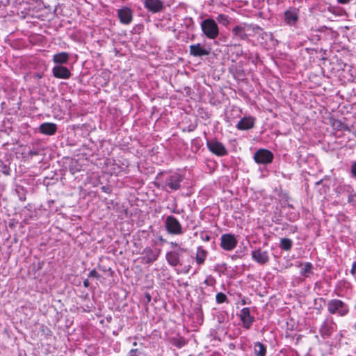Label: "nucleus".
I'll list each match as a JSON object with an SVG mask.
<instances>
[{
	"label": "nucleus",
	"mask_w": 356,
	"mask_h": 356,
	"mask_svg": "<svg viewBox=\"0 0 356 356\" xmlns=\"http://www.w3.org/2000/svg\"><path fill=\"white\" fill-rule=\"evenodd\" d=\"M245 26H250L252 27H257L259 29V30H255V31H250L249 33L250 34H249V37L250 36H254L256 35H261L263 32V29L259 26L258 25H255V24H245Z\"/></svg>",
	"instance_id": "obj_30"
},
{
	"label": "nucleus",
	"mask_w": 356,
	"mask_h": 356,
	"mask_svg": "<svg viewBox=\"0 0 356 356\" xmlns=\"http://www.w3.org/2000/svg\"><path fill=\"white\" fill-rule=\"evenodd\" d=\"M160 253V249L154 250L151 248L147 247L143 250V254H144L143 260L145 264H152L157 260Z\"/></svg>",
	"instance_id": "obj_16"
},
{
	"label": "nucleus",
	"mask_w": 356,
	"mask_h": 356,
	"mask_svg": "<svg viewBox=\"0 0 356 356\" xmlns=\"http://www.w3.org/2000/svg\"><path fill=\"white\" fill-rule=\"evenodd\" d=\"M186 25H187L188 27L189 26H193V24H194V22H193V19L191 17H190L188 19H186Z\"/></svg>",
	"instance_id": "obj_38"
},
{
	"label": "nucleus",
	"mask_w": 356,
	"mask_h": 356,
	"mask_svg": "<svg viewBox=\"0 0 356 356\" xmlns=\"http://www.w3.org/2000/svg\"><path fill=\"white\" fill-rule=\"evenodd\" d=\"M348 202L356 207V193L348 196Z\"/></svg>",
	"instance_id": "obj_33"
},
{
	"label": "nucleus",
	"mask_w": 356,
	"mask_h": 356,
	"mask_svg": "<svg viewBox=\"0 0 356 356\" xmlns=\"http://www.w3.org/2000/svg\"><path fill=\"white\" fill-rule=\"evenodd\" d=\"M155 185L157 186V188H159V187H160V184H156V183H155Z\"/></svg>",
	"instance_id": "obj_52"
},
{
	"label": "nucleus",
	"mask_w": 356,
	"mask_h": 356,
	"mask_svg": "<svg viewBox=\"0 0 356 356\" xmlns=\"http://www.w3.org/2000/svg\"><path fill=\"white\" fill-rule=\"evenodd\" d=\"M172 345L178 348H181L186 344V341L183 337L172 338L171 340Z\"/></svg>",
	"instance_id": "obj_27"
},
{
	"label": "nucleus",
	"mask_w": 356,
	"mask_h": 356,
	"mask_svg": "<svg viewBox=\"0 0 356 356\" xmlns=\"http://www.w3.org/2000/svg\"><path fill=\"white\" fill-rule=\"evenodd\" d=\"M207 147L212 154L218 156H224L228 154L225 145L216 138L207 140Z\"/></svg>",
	"instance_id": "obj_8"
},
{
	"label": "nucleus",
	"mask_w": 356,
	"mask_h": 356,
	"mask_svg": "<svg viewBox=\"0 0 356 356\" xmlns=\"http://www.w3.org/2000/svg\"><path fill=\"white\" fill-rule=\"evenodd\" d=\"M332 126L334 127V129L337 130H349L347 124L343 123L341 120H333Z\"/></svg>",
	"instance_id": "obj_26"
},
{
	"label": "nucleus",
	"mask_w": 356,
	"mask_h": 356,
	"mask_svg": "<svg viewBox=\"0 0 356 356\" xmlns=\"http://www.w3.org/2000/svg\"><path fill=\"white\" fill-rule=\"evenodd\" d=\"M321 181H322L321 180V181H317V182H316V184H319Z\"/></svg>",
	"instance_id": "obj_56"
},
{
	"label": "nucleus",
	"mask_w": 356,
	"mask_h": 356,
	"mask_svg": "<svg viewBox=\"0 0 356 356\" xmlns=\"http://www.w3.org/2000/svg\"><path fill=\"white\" fill-rule=\"evenodd\" d=\"M204 283L207 286H213L216 284V280L212 275H209L204 280Z\"/></svg>",
	"instance_id": "obj_32"
},
{
	"label": "nucleus",
	"mask_w": 356,
	"mask_h": 356,
	"mask_svg": "<svg viewBox=\"0 0 356 356\" xmlns=\"http://www.w3.org/2000/svg\"><path fill=\"white\" fill-rule=\"evenodd\" d=\"M57 129V125L53 122H44L39 127L40 132L47 136L54 135L56 133Z\"/></svg>",
	"instance_id": "obj_19"
},
{
	"label": "nucleus",
	"mask_w": 356,
	"mask_h": 356,
	"mask_svg": "<svg viewBox=\"0 0 356 356\" xmlns=\"http://www.w3.org/2000/svg\"><path fill=\"white\" fill-rule=\"evenodd\" d=\"M241 303H242V305H245V304H246V302H245V300H241Z\"/></svg>",
	"instance_id": "obj_50"
},
{
	"label": "nucleus",
	"mask_w": 356,
	"mask_h": 356,
	"mask_svg": "<svg viewBox=\"0 0 356 356\" xmlns=\"http://www.w3.org/2000/svg\"><path fill=\"white\" fill-rule=\"evenodd\" d=\"M350 273L353 275H355L356 273V261L353 262L352 268L350 270Z\"/></svg>",
	"instance_id": "obj_39"
},
{
	"label": "nucleus",
	"mask_w": 356,
	"mask_h": 356,
	"mask_svg": "<svg viewBox=\"0 0 356 356\" xmlns=\"http://www.w3.org/2000/svg\"><path fill=\"white\" fill-rule=\"evenodd\" d=\"M252 259L260 265H265L270 261L269 252L267 250H262L258 248L252 251Z\"/></svg>",
	"instance_id": "obj_12"
},
{
	"label": "nucleus",
	"mask_w": 356,
	"mask_h": 356,
	"mask_svg": "<svg viewBox=\"0 0 356 356\" xmlns=\"http://www.w3.org/2000/svg\"><path fill=\"white\" fill-rule=\"evenodd\" d=\"M254 121L253 117H244L238 121L236 127L239 130H248L254 127Z\"/></svg>",
	"instance_id": "obj_20"
},
{
	"label": "nucleus",
	"mask_w": 356,
	"mask_h": 356,
	"mask_svg": "<svg viewBox=\"0 0 356 356\" xmlns=\"http://www.w3.org/2000/svg\"><path fill=\"white\" fill-rule=\"evenodd\" d=\"M190 55L194 57H202L209 56L211 52L210 48H207L200 43L193 44L189 47Z\"/></svg>",
	"instance_id": "obj_13"
},
{
	"label": "nucleus",
	"mask_w": 356,
	"mask_h": 356,
	"mask_svg": "<svg viewBox=\"0 0 356 356\" xmlns=\"http://www.w3.org/2000/svg\"><path fill=\"white\" fill-rule=\"evenodd\" d=\"M355 137H356V130H355Z\"/></svg>",
	"instance_id": "obj_59"
},
{
	"label": "nucleus",
	"mask_w": 356,
	"mask_h": 356,
	"mask_svg": "<svg viewBox=\"0 0 356 356\" xmlns=\"http://www.w3.org/2000/svg\"><path fill=\"white\" fill-rule=\"evenodd\" d=\"M170 245L171 248H177H177H178L179 247L178 243H177L176 242H170Z\"/></svg>",
	"instance_id": "obj_43"
},
{
	"label": "nucleus",
	"mask_w": 356,
	"mask_h": 356,
	"mask_svg": "<svg viewBox=\"0 0 356 356\" xmlns=\"http://www.w3.org/2000/svg\"><path fill=\"white\" fill-rule=\"evenodd\" d=\"M184 181V177L177 172L166 175L165 179L161 183V188L168 193L175 191L181 188V183Z\"/></svg>",
	"instance_id": "obj_1"
},
{
	"label": "nucleus",
	"mask_w": 356,
	"mask_h": 356,
	"mask_svg": "<svg viewBox=\"0 0 356 356\" xmlns=\"http://www.w3.org/2000/svg\"><path fill=\"white\" fill-rule=\"evenodd\" d=\"M165 228L172 235H181L184 231L179 221L173 216H168L165 220Z\"/></svg>",
	"instance_id": "obj_5"
},
{
	"label": "nucleus",
	"mask_w": 356,
	"mask_h": 356,
	"mask_svg": "<svg viewBox=\"0 0 356 356\" xmlns=\"http://www.w3.org/2000/svg\"><path fill=\"white\" fill-rule=\"evenodd\" d=\"M98 268H99L100 270H102L103 272H106V271L107 270L104 267H103V266H100V265H99V266H98Z\"/></svg>",
	"instance_id": "obj_46"
},
{
	"label": "nucleus",
	"mask_w": 356,
	"mask_h": 356,
	"mask_svg": "<svg viewBox=\"0 0 356 356\" xmlns=\"http://www.w3.org/2000/svg\"><path fill=\"white\" fill-rule=\"evenodd\" d=\"M33 78L35 79H40L43 77V74H41V73H35L33 75Z\"/></svg>",
	"instance_id": "obj_40"
},
{
	"label": "nucleus",
	"mask_w": 356,
	"mask_h": 356,
	"mask_svg": "<svg viewBox=\"0 0 356 356\" xmlns=\"http://www.w3.org/2000/svg\"><path fill=\"white\" fill-rule=\"evenodd\" d=\"M30 154H31V155H36V154H37V152H33V151H31V152H30Z\"/></svg>",
	"instance_id": "obj_47"
},
{
	"label": "nucleus",
	"mask_w": 356,
	"mask_h": 356,
	"mask_svg": "<svg viewBox=\"0 0 356 356\" xmlns=\"http://www.w3.org/2000/svg\"><path fill=\"white\" fill-rule=\"evenodd\" d=\"M88 277H95L97 280H99L100 278V275L96 271L95 269H93L90 272Z\"/></svg>",
	"instance_id": "obj_34"
},
{
	"label": "nucleus",
	"mask_w": 356,
	"mask_h": 356,
	"mask_svg": "<svg viewBox=\"0 0 356 356\" xmlns=\"http://www.w3.org/2000/svg\"><path fill=\"white\" fill-rule=\"evenodd\" d=\"M90 285V283H89V281L88 279L85 280L83 281V286L86 287V288H88Z\"/></svg>",
	"instance_id": "obj_44"
},
{
	"label": "nucleus",
	"mask_w": 356,
	"mask_h": 356,
	"mask_svg": "<svg viewBox=\"0 0 356 356\" xmlns=\"http://www.w3.org/2000/svg\"><path fill=\"white\" fill-rule=\"evenodd\" d=\"M42 264L38 263V269H40L42 268Z\"/></svg>",
	"instance_id": "obj_49"
},
{
	"label": "nucleus",
	"mask_w": 356,
	"mask_h": 356,
	"mask_svg": "<svg viewBox=\"0 0 356 356\" xmlns=\"http://www.w3.org/2000/svg\"><path fill=\"white\" fill-rule=\"evenodd\" d=\"M208 252L204 249L202 246H199L197 249V252L195 255V261L199 265L201 266L204 264L205 259L207 257Z\"/></svg>",
	"instance_id": "obj_22"
},
{
	"label": "nucleus",
	"mask_w": 356,
	"mask_h": 356,
	"mask_svg": "<svg viewBox=\"0 0 356 356\" xmlns=\"http://www.w3.org/2000/svg\"><path fill=\"white\" fill-rule=\"evenodd\" d=\"M350 170L353 176L356 177V161L352 164Z\"/></svg>",
	"instance_id": "obj_37"
},
{
	"label": "nucleus",
	"mask_w": 356,
	"mask_h": 356,
	"mask_svg": "<svg viewBox=\"0 0 356 356\" xmlns=\"http://www.w3.org/2000/svg\"><path fill=\"white\" fill-rule=\"evenodd\" d=\"M159 239H160V241H163V242H164V241H165L162 237H160V238H159Z\"/></svg>",
	"instance_id": "obj_53"
},
{
	"label": "nucleus",
	"mask_w": 356,
	"mask_h": 356,
	"mask_svg": "<svg viewBox=\"0 0 356 356\" xmlns=\"http://www.w3.org/2000/svg\"><path fill=\"white\" fill-rule=\"evenodd\" d=\"M334 330V323L331 320H325L320 328V334L324 339L330 337Z\"/></svg>",
	"instance_id": "obj_18"
},
{
	"label": "nucleus",
	"mask_w": 356,
	"mask_h": 356,
	"mask_svg": "<svg viewBox=\"0 0 356 356\" xmlns=\"http://www.w3.org/2000/svg\"><path fill=\"white\" fill-rule=\"evenodd\" d=\"M144 7L152 13L161 12L164 8V3L161 0H144Z\"/></svg>",
	"instance_id": "obj_14"
},
{
	"label": "nucleus",
	"mask_w": 356,
	"mask_h": 356,
	"mask_svg": "<svg viewBox=\"0 0 356 356\" xmlns=\"http://www.w3.org/2000/svg\"><path fill=\"white\" fill-rule=\"evenodd\" d=\"M299 19V10L296 8H290L284 14V23L290 26H296Z\"/></svg>",
	"instance_id": "obj_10"
},
{
	"label": "nucleus",
	"mask_w": 356,
	"mask_h": 356,
	"mask_svg": "<svg viewBox=\"0 0 356 356\" xmlns=\"http://www.w3.org/2000/svg\"><path fill=\"white\" fill-rule=\"evenodd\" d=\"M216 301L218 304H222L227 301V297L225 293L219 292L216 296Z\"/></svg>",
	"instance_id": "obj_29"
},
{
	"label": "nucleus",
	"mask_w": 356,
	"mask_h": 356,
	"mask_svg": "<svg viewBox=\"0 0 356 356\" xmlns=\"http://www.w3.org/2000/svg\"><path fill=\"white\" fill-rule=\"evenodd\" d=\"M102 190H103L104 191L106 192V188H105L104 186V187H102Z\"/></svg>",
	"instance_id": "obj_55"
},
{
	"label": "nucleus",
	"mask_w": 356,
	"mask_h": 356,
	"mask_svg": "<svg viewBox=\"0 0 356 356\" xmlns=\"http://www.w3.org/2000/svg\"><path fill=\"white\" fill-rule=\"evenodd\" d=\"M216 20L223 26H227L229 23V17L224 14H220L216 17Z\"/></svg>",
	"instance_id": "obj_28"
},
{
	"label": "nucleus",
	"mask_w": 356,
	"mask_h": 356,
	"mask_svg": "<svg viewBox=\"0 0 356 356\" xmlns=\"http://www.w3.org/2000/svg\"><path fill=\"white\" fill-rule=\"evenodd\" d=\"M253 159L257 164L268 165L273 162L274 154L267 149L261 148L254 154Z\"/></svg>",
	"instance_id": "obj_6"
},
{
	"label": "nucleus",
	"mask_w": 356,
	"mask_h": 356,
	"mask_svg": "<svg viewBox=\"0 0 356 356\" xmlns=\"http://www.w3.org/2000/svg\"><path fill=\"white\" fill-rule=\"evenodd\" d=\"M139 353L138 349L134 348L130 350L127 356H138V353Z\"/></svg>",
	"instance_id": "obj_35"
},
{
	"label": "nucleus",
	"mask_w": 356,
	"mask_h": 356,
	"mask_svg": "<svg viewBox=\"0 0 356 356\" xmlns=\"http://www.w3.org/2000/svg\"><path fill=\"white\" fill-rule=\"evenodd\" d=\"M200 26L203 34L208 39L215 40L219 35L218 26L212 18H207L202 20Z\"/></svg>",
	"instance_id": "obj_2"
},
{
	"label": "nucleus",
	"mask_w": 356,
	"mask_h": 356,
	"mask_svg": "<svg viewBox=\"0 0 356 356\" xmlns=\"http://www.w3.org/2000/svg\"><path fill=\"white\" fill-rule=\"evenodd\" d=\"M259 30L257 27H252L250 26H245V24L236 25L232 29V38L236 40H246L249 41L250 31Z\"/></svg>",
	"instance_id": "obj_4"
},
{
	"label": "nucleus",
	"mask_w": 356,
	"mask_h": 356,
	"mask_svg": "<svg viewBox=\"0 0 356 356\" xmlns=\"http://www.w3.org/2000/svg\"><path fill=\"white\" fill-rule=\"evenodd\" d=\"M210 356H218V355L213 354V355H211Z\"/></svg>",
	"instance_id": "obj_58"
},
{
	"label": "nucleus",
	"mask_w": 356,
	"mask_h": 356,
	"mask_svg": "<svg viewBox=\"0 0 356 356\" xmlns=\"http://www.w3.org/2000/svg\"><path fill=\"white\" fill-rule=\"evenodd\" d=\"M187 251L186 248L179 247L177 250L167 252L165 259L168 264L172 267H176L179 265L182 266L183 264L181 261V257L184 252H186Z\"/></svg>",
	"instance_id": "obj_7"
},
{
	"label": "nucleus",
	"mask_w": 356,
	"mask_h": 356,
	"mask_svg": "<svg viewBox=\"0 0 356 356\" xmlns=\"http://www.w3.org/2000/svg\"><path fill=\"white\" fill-rule=\"evenodd\" d=\"M238 243L235 236L232 234H224L220 237V247L226 251H232Z\"/></svg>",
	"instance_id": "obj_9"
},
{
	"label": "nucleus",
	"mask_w": 356,
	"mask_h": 356,
	"mask_svg": "<svg viewBox=\"0 0 356 356\" xmlns=\"http://www.w3.org/2000/svg\"><path fill=\"white\" fill-rule=\"evenodd\" d=\"M191 266L190 265L184 266L183 269V273H188L191 269Z\"/></svg>",
	"instance_id": "obj_41"
},
{
	"label": "nucleus",
	"mask_w": 356,
	"mask_h": 356,
	"mask_svg": "<svg viewBox=\"0 0 356 356\" xmlns=\"http://www.w3.org/2000/svg\"><path fill=\"white\" fill-rule=\"evenodd\" d=\"M301 270H300V275L305 277H308L309 274L312 273L313 264L310 262H306L302 264H300V266H302Z\"/></svg>",
	"instance_id": "obj_24"
},
{
	"label": "nucleus",
	"mask_w": 356,
	"mask_h": 356,
	"mask_svg": "<svg viewBox=\"0 0 356 356\" xmlns=\"http://www.w3.org/2000/svg\"><path fill=\"white\" fill-rule=\"evenodd\" d=\"M108 270H109V271H111V272H113V271L111 270V268H109L108 269Z\"/></svg>",
	"instance_id": "obj_57"
},
{
	"label": "nucleus",
	"mask_w": 356,
	"mask_h": 356,
	"mask_svg": "<svg viewBox=\"0 0 356 356\" xmlns=\"http://www.w3.org/2000/svg\"><path fill=\"white\" fill-rule=\"evenodd\" d=\"M237 54H238V55H242V54H243V51H242V50H241V53H240V54H239V53H238Z\"/></svg>",
	"instance_id": "obj_54"
},
{
	"label": "nucleus",
	"mask_w": 356,
	"mask_h": 356,
	"mask_svg": "<svg viewBox=\"0 0 356 356\" xmlns=\"http://www.w3.org/2000/svg\"><path fill=\"white\" fill-rule=\"evenodd\" d=\"M147 299L149 301L151 300V296L149 294H147Z\"/></svg>",
	"instance_id": "obj_48"
},
{
	"label": "nucleus",
	"mask_w": 356,
	"mask_h": 356,
	"mask_svg": "<svg viewBox=\"0 0 356 356\" xmlns=\"http://www.w3.org/2000/svg\"><path fill=\"white\" fill-rule=\"evenodd\" d=\"M117 15L120 23L122 24L128 25L131 24L133 20V12L131 9L128 7H122L118 9Z\"/></svg>",
	"instance_id": "obj_15"
},
{
	"label": "nucleus",
	"mask_w": 356,
	"mask_h": 356,
	"mask_svg": "<svg viewBox=\"0 0 356 356\" xmlns=\"http://www.w3.org/2000/svg\"><path fill=\"white\" fill-rule=\"evenodd\" d=\"M52 74L55 78L61 79H68L72 76L70 70L63 65H55L52 68Z\"/></svg>",
	"instance_id": "obj_17"
},
{
	"label": "nucleus",
	"mask_w": 356,
	"mask_h": 356,
	"mask_svg": "<svg viewBox=\"0 0 356 356\" xmlns=\"http://www.w3.org/2000/svg\"><path fill=\"white\" fill-rule=\"evenodd\" d=\"M293 247V241L289 238L280 239V248L284 251H290Z\"/></svg>",
	"instance_id": "obj_25"
},
{
	"label": "nucleus",
	"mask_w": 356,
	"mask_h": 356,
	"mask_svg": "<svg viewBox=\"0 0 356 356\" xmlns=\"http://www.w3.org/2000/svg\"><path fill=\"white\" fill-rule=\"evenodd\" d=\"M203 239H204V241H210V239H211V237H210V236H209V235H206V236L203 238Z\"/></svg>",
	"instance_id": "obj_45"
},
{
	"label": "nucleus",
	"mask_w": 356,
	"mask_h": 356,
	"mask_svg": "<svg viewBox=\"0 0 356 356\" xmlns=\"http://www.w3.org/2000/svg\"><path fill=\"white\" fill-rule=\"evenodd\" d=\"M70 58V56L69 53L62 51L54 54L52 58V61L56 65H63L68 63Z\"/></svg>",
	"instance_id": "obj_21"
},
{
	"label": "nucleus",
	"mask_w": 356,
	"mask_h": 356,
	"mask_svg": "<svg viewBox=\"0 0 356 356\" xmlns=\"http://www.w3.org/2000/svg\"><path fill=\"white\" fill-rule=\"evenodd\" d=\"M254 353L257 356H266V346L259 341L254 343Z\"/></svg>",
	"instance_id": "obj_23"
},
{
	"label": "nucleus",
	"mask_w": 356,
	"mask_h": 356,
	"mask_svg": "<svg viewBox=\"0 0 356 356\" xmlns=\"http://www.w3.org/2000/svg\"><path fill=\"white\" fill-rule=\"evenodd\" d=\"M132 344H133V346H137V342H136V341H134V342H133V343H132Z\"/></svg>",
	"instance_id": "obj_51"
},
{
	"label": "nucleus",
	"mask_w": 356,
	"mask_h": 356,
	"mask_svg": "<svg viewBox=\"0 0 356 356\" xmlns=\"http://www.w3.org/2000/svg\"><path fill=\"white\" fill-rule=\"evenodd\" d=\"M327 305V311L331 314L345 316L349 312L348 305L339 299L329 300Z\"/></svg>",
	"instance_id": "obj_3"
},
{
	"label": "nucleus",
	"mask_w": 356,
	"mask_h": 356,
	"mask_svg": "<svg viewBox=\"0 0 356 356\" xmlns=\"http://www.w3.org/2000/svg\"><path fill=\"white\" fill-rule=\"evenodd\" d=\"M223 1L224 0H211V3L213 5H217V6L225 5L226 3Z\"/></svg>",
	"instance_id": "obj_36"
},
{
	"label": "nucleus",
	"mask_w": 356,
	"mask_h": 356,
	"mask_svg": "<svg viewBox=\"0 0 356 356\" xmlns=\"http://www.w3.org/2000/svg\"><path fill=\"white\" fill-rule=\"evenodd\" d=\"M238 316L242 323L243 327L246 330H249L254 322V317L250 314V309L249 307L243 308Z\"/></svg>",
	"instance_id": "obj_11"
},
{
	"label": "nucleus",
	"mask_w": 356,
	"mask_h": 356,
	"mask_svg": "<svg viewBox=\"0 0 356 356\" xmlns=\"http://www.w3.org/2000/svg\"><path fill=\"white\" fill-rule=\"evenodd\" d=\"M192 146L195 148V150L197 151L202 146V142L200 138H194L192 140Z\"/></svg>",
	"instance_id": "obj_31"
},
{
	"label": "nucleus",
	"mask_w": 356,
	"mask_h": 356,
	"mask_svg": "<svg viewBox=\"0 0 356 356\" xmlns=\"http://www.w3.org/2000/svg\"><path fill=\"white\" fill-rule=\"evenodd\" d=\"M339 3L346 4L350 2V0H337Z\"/></svg>",
	"instance_id": "obj_42"
}]
</instances>
